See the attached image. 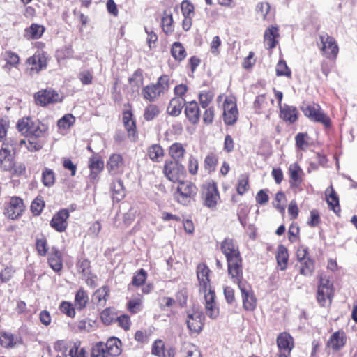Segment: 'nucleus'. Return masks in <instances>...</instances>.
I'll list each match as a JSON object with an SVG mask.
<instances>
[{"instance_id":"dca6fc26","label":"nucleus","mask_w":357,"mask_h":357,"mask_svg":"<svg viewBox=\"0 0 357 357\" xmlns=\"http://www.w3.org/2000/svg\"><path fill=\"white\" fill-rule=\"evenodd\" d=\"M203 314L201 312H195L188 314L187 326L188 328L193 332L199 333L203 328L202 322Z\"/></svg>"},{"instance_id":"a19ab883","label":"nucleus","mask_w":357,"mask_h":357,"mask_svg":"<svg viewBox=\"0 0 357 357\" xmlns=\"http://www.w3.org/2000/svg\"><path fill=\"white\" fill-rule=\"evenodd\" d=\"M128 307L131 313L136 314L140 312L142 309V296L138 295L130 300Z\"/></svg>"},{"instance_id":"473e14b6","label":"nucleus","mask_w":357,"mask_h":357,"mask_svg":"<svg viewBox=\"0 0 357 357\" xmlns=\"http://www.w3.org/2000/svg\"><path fill=\"white\" fill-rule=\"evenodd\" d=\"M89 301L87 293L82 289H79L75 297V306L78 310H82L86 307Z\"/></svg>"},{"instance_id":"1a4fd4ad","label":"nucleus","mask_w":357,"mask_h":357,"mask_svg":"<svg viewBox=\"0 0 357 357\" xmlns=\"http://www.w3.org/2000/svg\"><path fill=\"white\" fill-rule=\"evenodd\" d=\"M35 101L37 105L45 106L48 104L61 102L62 100L60 95L54 90H41L34 95Z\"/></svg>"},{"instance_id":"aec40b11","label":"nucleus","mask_w":357,"mask_h":357,"mask_svg":"<svg viewBox=\"0 0 357 357\" xmlns=\"http://www.w3.org/2000/svg\"><path fill=\"white\" fill-rule=\"evenodd\" d=\"M290 180L289 183L291 187L298 188L303 181L301 175L302 169L296 164H291L289 167Z\"/></svg>"},{"instance_id":"6e6552de","label":"nucleus","mask_w":357,"mask_h":357,"mask_svg":"<svg viewBox=\"0 0 357 357\" xmlns=\"http://www.w3.org/2000/svg\"><path fill=\"white\" fill-rule=\"evenodd\" d=\"M238 288L241 292L243 306L247 311H252L257 305V299L250 286L247 283H239Z\"/></svg>"},{"instance_id":"9d476101","label":"nucleus","mask_w":357,"mask_h":357,"mask_svg":"<svg viewBox=\"0 0 357 357\" xmlns=\"http://www.w3.org/2000/svg\"><path fill=\"white\" fill-rule=\"evenodd\" d=\"M224 122L227 125H234L238 119V112L236 104L231 99L226 98L223 103Z\"/></svg>"},{"instance_id":"2f4dec72","label":"nucleus","mask_w":357,"mask_h":357,"mask_svg":"<svg viewBox=\"0 0 357 357\" xmlns=\"http://www.w3.org/2000/svg\"><path fill=\"white\" fill-rule=\"evenodd\" d=\"M183 98H172L167 107V113L172 116H178L183 107Z\"/></svg>"},{"instance_id":"423d86ee","label":"nucleus","mask_w":357,"mask_h":357,"mask_svg":"<svg viewBox=\"0 0 357 357\" xmlns=\"http://www.w3.org/2000/svg\"><path fill=\"white\" fill-rule=\"evenodd\" d=\"M164 174L171 181H179L185 172V167L178 161H167L164 165Z\"/></svg>"},{"instance_id":"4d7b16f0","label":"nucleus","mask_w":357,"mask_h":357,"mask_svg":"<svg viewBox=\"0 0 357 357\" xmlns=\"http://www.w3.org/2000/svg\"><path fill=\"white\" fill-rule=\"evenodd\" d=\"M0 344L6 348L13 347L15 344L13 335L7 333H1Z\"/></svg>"},{"instance_id":"ea45409f","label":"nucleus","mask_w":357,"mask_h":357,"mask_svg":"<svg viewBox=\"0 0 357 357\" xmlns=\"http://www.w3.org/2000/svg\"><path fill=\"white\" fill-rule=\"evenodd\" d=\"M148 155L152 161L159 162L163 156V149L159 144H153L148 149Z\"/></svg>"},{"instance_id":"bf43d9fd","label":"nucleus","mask_w":357,"mask_h":357,"mask_svg":"<svg viewBox=\"0 0 357 357\" xmlns=\"http://www.w3.org/2000/svg\"><path fill=\"white\" fill-rule=\"evenodd\" d=\"M61 311L69 317H74L75 315V307L67 301H63L60 305Z\"/></svg>"},{"instance_id":"3c124183","label":"nucleus","mask_w":357,"mask_h":357,"mask_svg":"<svg viewBox=\"0 0 357 357\" xmlns=\"http://www.w3.org/2000/svg\"><path fill=\"white\" fill-rule=\"evenodd\" d=\"M75 119L71 114H67L57 122L59 128L68 129L75 123Z\"/></svg>"},{"instance_id":"58836bf2","label":"nucleus","mask_w":357,"mask_h":357,"mask_svg":"<svg viewBox=\"0 0 357 357\" xmlns=\"http://www.w3.org/2000/svg\"><path fill=\"white\" fill-rule=\"evenodd\" d=\"M45 31V28L37 24H32L28 29H26V33L29 36L31 39L40 38Z\"/></svg>"},{"instance_id":"e2e57ef3","label":"nucleus","mask_w":357,"mask_h":357,"mask_svg":"<svg viewBox=\"0 0 357 357\" xmlns=\"http://www.w3.org/2000/svg\"><path fill=\"white\" fill-rule=\"evenodd\" d=\"M218 163V159L214 154L208 155L204 160L205 168L210 172L213 171Z\"/></svg>"},{"instance_id":"f704fd0d","label":"nucleus","mask_w":357,"mask_h":357,"mask_svg":"<svg viewBox=\"0 0 357 357\" xmlns=\"http://www.w3.org/2000/svg\"><path fill=\"white\" fill-rule=\"evenodd\" d=\"M160 94L154 84L147 85L142 90L143 98L151 102L154 101Z\"/></svg>"},{"instance_id":"c9c22d12","label":"nucleus","mask_w":357,"mask_h":357,"mask_svg":"<svg viewBox=\"0 0 357 357\" xmlns=\"http://www.w3.org/2000/svg\"><path fill=\"white\" fill-rule=\"evenodd\" d=\"M171 54L174 59L182 61L186 56V52L184 47L180 42H174L171 49Z\"/></svg>"},{"instance_id":"5701e85b","label":"nucleus","mask_w":357,"mask_h":357,"mask_svg":"<svg viewBox=\"0 0 357 357\" xmlns=\"http://www.w3.org/2000/svg\"><path fill=\"white\" fill-rule=\"evenodd\" d=\"M276 342L279 349L288 351L289 353L294 348V339L288 333L283 332L280 333Z\"/></svg>"},{"instance_id":"603ef678","label":"nucleus","mask_w":357,"mask_h":357,"mask_svg":"<svg viewBox=\"0 0 357 357\" xmlns=\"http://www.w3.org/2000/svg\"><path fill=\"white\" fill-rule=\"evenodd\" d=\"M78 272L82 275H89L91 272L90 261L86 259H79L77 264Z\"/></svg>"},{"instance_id":"c03bdc74","label":"nucleus","mask_w":357,"mask_h":357,"mask_svg":"<svg viewBox=\"0 0 357 357\" xmlns=\"http://www.w3.org/2000/svg\"><path fill=\"white\" fill-rule=\"evenodd\" d=\"M214 94L211 91H203L199 95V101L203 109L209 107L210 103L212 102Z\"/></svg>"},{"instance_id":"13d9d810","label":"nucleus","mask_w":357,"mask_h":357,"mask_svg":"<svg viewBox=\"0 0 357 357\" xmlns=\"http://www.w3.org/2000/svg\"><path fill=\"white\" fill-rule=\"evenodd\" d=\"M307 137V134L303 132H299L296 135L295 141L298 148L301 150H305L308 147L309 143L305 140Z\"/></svg>"},{"instance_id":"412c9836","label":"nucleus","mask_w":357,"mask_h":357,"mask_svg":"<svg viewBox=\"0 0 357 357\" xmlns=\"http://www.w3.org/2000/svg\"><path fill=\"white\" fill-rule=\"evenodd\" d=\"M279 30L277 26H269L264 33V43L268 49H273L277 44L276 38L279 37Z\"/></svg>"},{"instance_id":"09e8293b","label":"nucleus","mask_w":357,"mask_h":357,"mask_svg":"<svg viewBox=\"0 0 357 357\" xmlns=\"http://www.w3.org/2000/svg\"><path fill=\"white\" fill-rule=\"evenodd\" d=\"M276 75L278 77L285 76L290 77L291 75V70L287 66L285 61L280 60L276 66Z\"/></svg>"},{"instance_id":"680f3d73","label":"nucleus","mask_w":357,"mask_h":357,"mask_svg":"<svg viewBox=\"0 0 357 357\" xmlns=\"http://www.w3.org/2000/svg\"><path fill=\"white\" fill-rule=\"evenodd\" d=\"M146 272L141 268L139 272L132 278V284L135 286H141L143 284L146 279Z\"/></svg>"},{"instance_id":"f03ea898","label":"nucleus","mask_w":357,"mask_h":357,"mask_svg":"<svg viewBox=\"0 0 357 357\" xmlns=\"http://www.w3.org/2000/svg\"><path fill=\"white\" fill-rule=\"evenodd\" d=\"M16 144V142L11 139L3 144L0 151V162L1 167L5 171H11L15 168L13 152L15 149Z\"/></svg>"},{"instance_id":"338daca9","label":"nucleus","mask_w":357,"mask_h":357,"mask_svg":"<svg viewBox=\"0 0 357 357\" xmlns=\"http://www.w3.org/2000/svg\"><path fill=\"white\" fill-rule=\"evenodd\" d=\"M285 199L284 193L282 192H278L275 195V198L273 202V205L281 213H284L285 208L281 205V202Z\"/></svg>"},{"instance_id":"a18cd8bd","label":"nucleus","mask_w":357,"mask_h":357,"mask_svg":"<svg viewBox=\"0 0 357 357\" xmlns=\"http://www.w3.org/2000/svg\"><path fill=\"white\" fill-rule=\"evenodd\" d=\"M116 314L114 308L108 307L101 312V319L105 324L109 325L116 319Z\"/></svg>"},{"instance_id":"39448f33","label":"nucleus","mask_w":357,"mask_h":357,"mask_svg":"<svg viewBox=\"0 0 357 357\" xmlns=\"http://www.w3.org/2000/svg\"><path fill=\"white\" fill-rule=\"evenodd\" d=\"M333 296V284L330 283L328 279L321 278L317 291V301L322 307H324L327 305V303H328V305L331 304Z\"/></svg>"},{"instance_id":"79ce46f5","label":"nucleus","mask_w":357,"mask_h":357,"mask_svg":"<svg viewBox=\"0 0 357 357\" xmlns=\"http://www.w3.org/2000/svg\"><path fill=\"white\" fill-rule=\"evenodd\" d=\"M129 82L133 91H138L143 84V77L142 72L137 70L135 72L132 77L129 78Z\"/></svg>"},{"instance_id":"5fc2aeb1","label":"nucleus","mask_w":357,"mask_h":357,"mask_svg":"<svg viewBox=\"0 0 357 357\" xmlns=\"http://www.w3.org/2000/svg\"><path fill=\"white\" fill-rule=\"evenodd\" d=\"M159 109L155 105H149L145 109L144 118L146 121H151L159 114Z\"/></svg>"},{"instance_id":"774afa93","label":"nucleus","mask_w":357,"mask_h":357,"mask_svg":"<svg viewBox=\"0 0 357 357\" xmlns=\"http://www.w3.org/2000/svg\"><path fill=\"white\" fill-rule=\"evenodd\" d=\"M80 343H75L69 351V356L70 357H85L86 350L84 348L79 349Z\"/></svg>"},{"instance_id":"a878e982","label":"nucleus","mask_w":357,"mask_h":357,"mask_svg":"<svg viewBox=\"0 0 357 357\" xmlns=\"http://www.w3.org/2000/svg\"><path fill=\"white\" fill-rule=\"evenodd\" d=\"M123 165V160L119 154H112L107 162V167L111 174H116Z\"/></svg>"},{"instance_id":"864d4df0","label":"nucleus","mask_w":357,"mask_h":357,"mask_svg":"<svg viewBox=\"0 0 357 357\" xmlns=\"http://www.w3.org/2000/svg\"><path fill=\"white\" fill-rule=\"evenodd\" d=\"M169 77L168 75H163L159 77L156 84H155V86L157 89L160 92V93H164L167 91L169 89Z\"/></svg>"},{"instance_id":"4468645a","label":"nucleus","mask_w":357,"mask_h":357,"mask_svg":"<svg viewBox=\"0 0 357 357\" xmlns=\"http://www.w3.org/2000/svg\"><path fill=\"white\" fill-rule=\"evenodd\" d=\"M210 270L206 264L202 263L197 267V276L199 284V291L206 292L208 287H210V280L208 275Z\"/></svg>"},{"instance_id":"7ed1b4c3","label":"nucleus","mask_w":357,"mask_h":357,"mask_svg":"<svg viewBox=\"0 0 357 357\" xmlns=\"http://www.w3.org/2000/svg\"><path fill=\"white\" fill-rule=\"evenodd\" d=\"M228 266V275L231 277L234 282L245 283L246 282L243 280V267H242V258L240 255L230 257L227 259Z\"/></svg>"},{"instance_id":"2eb2a0df","label":"nucleus","mask_w":357,"mask_h":357,"mask_svg":"<svg viewBox=\"0 0 357 357\" xmlns=\"http://www.w3.org/2000/svg\"><path fill=\"white\" fill-rule=\"evenodd\" d=\"M220 249L227 259L241 255L238 245L231 238H225L221 243Z\"/></svg>"},{"instance_id":"ddd939ff","label":"nucleus","mask_w":357,"mask_h":357,"mask_svg":"<svg viewBox=\"0 0 357 357\" xmlns=\"http://www.w3.org/2000/svg\"><path fill=\"white\" fill-rule=\"evenodd\" d=\"M204 204L210 208H215L220 195L215 183L208 184L203 191Z\"/></svg>"},{"instance_id":"7c9ffc66","label":"nucleus","mask_w":357,"mask_h":357,"mask_svg":"<svg viewBox=\"0 0 357 357\" xmlns=\"http://www.w3.org/2000/svg\"><path fill=\"white\" fill-rule=\"evenodd\" d=\"M110 188L112 192V199L114 201L119 202L124 197L125 190L121 180L114 181L111 184Z\"/></svg>"},{"instance_id":"4c0bfd02","label":"nucleus","mask_w":357,"mask_h":357,"mask_svg":"<svg viewBox=\"0 0 357 357\" xmlns=\"http://www.w3.org/2000/svg\"><path fill=\"white\" fill-rule=\"evenodd\" d=\"M162 26L163 31L167 35H169L174 31L173 17L172 13H167V11L164 12V15L162 18Z\"/></svg>"},{"instance_id":"de8ad7c7","label":"nucleus","mask_w":357,"mask_h":357,"mask_svg":"<svg viewBox=\"0 0 357 357\" xmlns=\"http://www.w3.org/2000/svg\"><path fill=\"white\" fill-rule=\"evenodd\" d=\"M249 188L248 176L247 174H241L238 178L237 192L240 195H243L248 191Z\"/></svg>"},{"instance_id":"6ab92c4d","label":"nucleus","mask_w":357,"mask_h":357,"mask_svg":"<svg viewBox=\"0 0 357 357\" xmlns=\"http://www.w3.org/2000/svg\"><path fill=\"white\" fill-rule=\"evenodd\" d=\"M280 117L290 123H294L298 119V112L296 107L284 104L280 105Z\"/></svg>"},{"instance_id":"72a5a7b5","label":"nucleus","mask_w":357,"mask_h":357,"mask_svg":"<svg viewBox=\"0 0 357 357\" xmlns=\"http://www.w3.org/2000/svg\"><path fill=\"white\" fill-rule=\"evenodd\" d=\"M185 153L183 146L181 143H174L169 148V155L174 159L173 161H178L181 159Z\"/></svg>"},{"instance_id":"c756f323","label":"nucleus","mask_w":357,"mask_h":357,"mask_svg":"<svg viewBox=\"0 0 357 357\" xmlns=\"http://www.w3.org/2000/svg\"><path fill=\"white\" fill-rule=\"evenodd\" d=\"M276 259L280 269L281 271L285 270L288 263L289 254L287 249L283 245H280L278 247Z\"/></svg>"},{"instance_id":"4be33fe9","label":"nucleus","mask_w":357,"mask_h":357,"mask_svg":"<svg viewBox=\"0 0 357 357\" xmlns=\"http://www.w3.org/2000/svg\"><path fill=\"white\" fill-rule=\"evenodd\" d=\"M47 261L50 266L55 272H59L62 269L63 264L61 259V254L56 248H52Z\"/></svg>"},{"instance_id":"6e6d98bb","label":"nucleus","mask_w":357,"mask_h":357,"mask_svg":"<svg viewBox=\"0 0 357 357\" xmlns=\"http://www.w3.org/2000/svg\"><path fill=\"white\" fill-rule=\"evenodd\" d=\"M45 206V202L41 197H36L31 204V210L36 215H38L42 212Z\"/></svg>"},{"instance_id":"bb28decb","label":"nucleus","mask_w":357,"mask_h":357,"mask_svg":"<svg viewBox=\"0 0 357 357\" xmlns=\"http://www.w3.org/2000/svg\"><path fill=\"white\" fill-rule=\"evenodd\" d=\"M105 346H107V354L110 356H117L121 353V342L117 337H111L105 343Z\"/></svg>"},{"instance_id":"052dcab7","label":"nucleus","mask_w":357,"mask_h":357,"mask_svg":"<svg viewBox=\"0 0 357 357\" xmlns=\"http://www.w3.org/2000/svg\"><path fill=\"white\" fill-rule=\"evenodd\" d=\"M164 348L163 342L161 340H157L153 344L151 353L154 356L161 357L165 352Z\"/></svg>"},{"instance_id":"f257e3e1","label":"nucleus","mask_w":357,"mask_h":357,"mask_svg":"<svg viewBox=\"0 0 357 357\" xmlns=\"http://www.w3.org/2000/svg\"><path fill=\"white\" fill-rule=\"evenodd\" d=\"M175 192L177 202L183 205H188L197 193L196 185L189 181H179Z\"/></svg>"},{"instance_id":"8fccbe9b","label":"nucleus","mask_w":357,"mask_h":357,"mask_svg":"<svg viewBox=\"0 0 357 357\" xmlns=\"http://www.w3.org/2000/svg\"><path fill=\"white\" fill-rule=\"evenodd\" d=\"M300 263L301 264L300 269L301 274L304 275H311L314 268V261L310 258H307Z\"/></svg>"},{"instance_id":"f8f14e48","label":"nucleus","mask_w":357,"mask_h":357,"mask_svg":"<svg viewBox=\"0 0 357 357\" xmlns=\"http://www.w3.org/2000/svg\"><path fill=\"white\" fill-rule=\"evenodd\" d=\"M70 216L69 211L63 208L59 211L52 218L50 225L56 231L63 232L68 227L67 220Z\"/></svg>"},{"instance_id":"37998d69","label":"nucleus","mask_w":357,"mask_h":357,"mask_svg":"<svg viewBox=\"0 0 357 357\" xmlns=\"http://www.w3.org/2000/svg\"><path fill=\"white\" fill-rule=\"evenodd\" d=\"M42 182L45 187H51L55 182V174L53 170L45 168L42 172Z\"/></svg>"},{"instance_id":"0e129e2a","label":"nucleus","mask_w":357,"mask_h":357,"mask_svg":"<svg viewBox=\"0 0 357 357\" xmlns=\"http://www.w3.org/2000/svg\"><path fill=\"white\" fill-rule=\"evenodd\" d=\"M270 10V5L266 2L259 3L256 6V11L260 17L265 20L267 14Z\"/></svg>"},{"instance_id":"9b49d317","label":"nucleus","mask_w":357,"mask_h":357,"mask_svg":"<svg viewBox=\"0 0 357 357\" xmlns=\"http://www.w3.org/2000/svg\"><path fill=\"white\" fill-rule=\"evenodd\" d=\"M24 211V204L21 198L13 197L5 208V214L12 220L17 219Z\"/></svg>"},{"instance_id":"20e7f679","label":"nucleus","mask_w":357,"mask_h":357,"mask_svg":"<svg viewBox=\"0 0 357 357\" xmlns=\"http://www.w3.org/2000/svg\"><path fill=\"white\" fill-rule=\"evenodd\" d=\"M301 109L305 116L310 118L312 121L321 123L326 127L331 126L329 117L320 109L318 105H303Z\"/></svg>"},{"instance_id":"f3484780","label":"nucleus","mask_w":357,"mask_h":357,"mask_svg":"<svg viewBox=\"0 0 357 357\" xmlns=\"http://www.w3.org/2000/svg\"><path fill=\"white\" fill-rule=\"evenodd\" d=\"M185 114L189 121L192 124H197L200 118L199 108L195 101H190L185 105Z\"/></svg>"},{"instance_id":"cd10ccee","label":"nucleus","mask_w":357,"mask_h":357,"mask_svg":"<svg viewBox=\"0 0 357 357\" xmlns=\"http://www.w3.org/2000/svg\"><path fill=\"white\" fill-rule=\"evenodd\" d=\"M345 344V338L342 333H334L328 341V346L335 351L341 349Z\"/></svg>"},{"instance_id":"49530a36","label":"nucleus","mask_w":357,"mask_h":357,"mask_svg":"<svg viewBox=\"0 0 357 357\" xmlns=\"http://www.w3.org/2000/svg\"><path fill=\"white\" fill-rule=\"evenodd\" d=\"M34 121L30 118H24L18 121L17 123V128L20 132L28 136L31 126H32Z\"/></svg>"},{"instance_id":"69168bd1","label":"nucleus","mask_w":357,"mask_h":357,"mask_svg":"<svg viewBox=\"0 0 357 357\" xmlns=\"http://www.w3.org/2000/svg\"><path fill=\"white\" fill-rule=\"evenodd\" d=\"M36 249L38 254L41 256H45L47 252V240L42 237L36 240Z\"/></svg>"},{"instance_id":"393cba45","label":"nucleus","mask_w":357,"mask_h":357,"mask_svg":"<svg viewBox=\"0 0 357 357\" xmlns=\"http://www.w3.org/2000/svg\"><path fill=\"white\" fill-rule=\"evenodd\" d=\"M104 162L100 156L94 155L90 158L89 167L91 170L90 178L95 180L98 174L102 170Z\"/></svg>"},{"instance_id":"c85d7f7f","label":"nucleus","mask_w":357,"mask_h":357,"mask_svg":"<svg viewBox=\"0 0 357 357\" xmlns=\"http://www.w3.org/2000/svg\"><path fill=\"white\" fill-rule=\"evenodd\" d=\"M28 137L30 139H39L44 137L47 128L45 125L41 124L39 121L33 122L32 126H31Z\"/></svg>"},{"instance_id":"0eeeda50","label":"nucleus","mask_w":357,"mask_h":357,"mask_svg":"<svg viewBox=\"0 0 357 357\" xmlns=\"http://www.w3.org/2000/svg\"><path fill=\"white\" fill-rule=\"evenodd\" d=\"M319 38L322 44L321 50L323 54L328 59H335L338 53V46L335 39L327 33L320 35Z\"/></svg>"},{"instance_id":"a211bd4d","label":"nucleus","mask_w":357,"mask_h":357,"mask_svg":"<svg viewBox=\"0 0 357 357\" xmlns=\"http://www.w3.org/2000/svg\"><path fill=\"white\" fill-rule=\"evenodd\" d=\"M326 202L331 209L336 214L340 212L339 198L332 185H330L325 190Z\"/></svg>"},{"instance_id":"b1692460","label":"nucleus","mask_w":357,"mask_h":357,"mask_svg":"<svg viewBox=\"0 0 357 357\" xmlns=\"http://www.w3.org/2000/svg\"><path fill=\"white\" fill-rule=\"evenodd\" d=\"M109 289L103 286L97 289L92 296V301L98 306L104 307L109 297Z\"/></svg>"},{"instance_id":"e433bc0d","label":"nucleus","mask_w":357,"mask_h":357,"mask_svg":"<svg viewBox=\"0 0 357 357\" xmlns=\"http://www.w3.org/2000/svg\"><path fill=\"white\" fill-rule=\"evenodd\" d=\"M91 357H110V355L107 354V346H105V342H98L93 346Z\"/></svg>"}]
</instances>
